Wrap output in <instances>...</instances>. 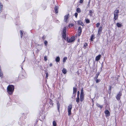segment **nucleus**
Returning <instances> with one entry per match:
<instances>
[{"label":"nucleus","mask_w":126,"mask_h":126,"mask_svg":"<svg viewBox=\"0 0 126 126\" xmlns=\"http://www.w3.org/2000/svg\"><path fill=\"white\" fill-rule=\"evenodd\" d=\"M14 89V86L13 85H9L7 87V92L10 95L12 94Z\"/></svg>","instance_id":"obj_1"},{"label":"nucleus","mask_w":126,"mask_h":126,"mask_svg":"<svg viewBox=\"0 0 126 126\" xmlns=\"http://www.w3.org/2000/svg\"><path fill=\"white\" fill-rule=\"evenodd\" d=\"M84 93L83 90V89L82 88V89L80 91L79 101H80L81 102L83 101L84 99Z\"/></svg>","instance_id":"obj_2"},{"label":"nucleus","mask_w":126,"mask_h":126,"mask_svg":"<svg viewBox=\"0 0 126 126\" xmlns=\"http://www.w3.org/2000/svg\"><path fill=\"white\" fill-rule=\"evenodd\" d=\"M119 13V11L118 10H115L114 12V19L115 20L117 19L118 17V15Z\"/></svg>","instance_id":"obj_3"},{"label":"nucleus","mask_w":126,"mask_h":126,"mask_svg":"<svg viewBox=\"0 0 126 126\" xmlns=\"http://www.w3.org/2000/svg\"><path fill=\"white\" fill-rule=\"evenodd\" d=\"M72 107L71 104H70L68 106V115L69 116L71 114V111Z\"/></svg>","instance_id":"obj_4"},{"label":"nucleus","mask_w":126,"mask_h":126,"mask_svg":"<svg viewBox=\"0 0 126 126\" xmlns=\"http://www.w3.org/2000/svg\"><path fill=\"white\" fill-rule=\"evenodd\" d=\"M75 40L74 37L72 36L70 38H67V41L68 43L73 42Z\"/></svg>","instance_id":"obj_5"},{"label":"nucleus","mask_w":126,"mask_h":126,"mask_svg":"<svg viewBox=\"0 0 126 126\" xmlns=\"http://www.w3.org/2000/svg\"><path fill=\"white\" fill-rule=\"evenodd\" d=\"M69 16V14H67V15L65 16L64 17V21L66 23L68 22V19Z\"/></svg>","instance_id":"obj_6"},{"label":"nucleus","mask_w":126,"mask_h":126,"mask_svg":"<svg viewBox=\"0 0 126 126\" xmlns=\"http://www.w3.org/2000/svg\"><path fill=\"white\" fill-rule=\"evenodd\" d=\"M79 91H78L77 93V97L76 99V102L77 103H78L79 101Z\"/></svg>","instance_id":"obj_7"},{"label":"nucleus","mask_w":126,"mask_h":126,"mask_svg":"<svg viewBox=\"0 0 126 126\" xmlns=\"http://www.w3.org/2000/svg\"><path fill=\"white\" fill-rule=\"evenodd\" d=\"M122 93L121 92H119L118 94H117L116 97V99L118 100L120 99V97L122 95Z\"/></svg>","instance_id":"obj_8"},{"label":"nucleus","mask_w":126,"mask_h":126,"mask_svg":"<svg viewBox=\"0 0 126 126\" xmlns=\"http://www.w3.org/2000/svg\"><path fill=\"white\" fill-rule=\"evenodd\" d=\"M102 27H100L98 29V33L97 34V35L98 36H99L101 33V32L102 31Z\"/></svg>","instance_id":"obj_9"},{"label":"nucleus","mask_w":126,"mask_h":126,"mask_svg":"<svg viewBox=\"0 0 126 126\" xmlns=\"http://www.w3.org/2000/svg\"><path fill=\"white\" fill-rule=\"evenodd\" d=\"M77 88L75 87H73V94L74 95V96L76 95V93L77 91Z\"/></svg>","instance_id":"obj_10"},{"label":"nucleus","mask_w":126,"mask_h":126,"mask_svg":"<svg viewBox=\"0 0 126 126\" xmlns=\"http://www.w3.org/2000/svg\"><path fill=\"white\" fill-rule=\"evenodd\" d=\"M101 57V55H99L96 56L95 58V60L97 61H98L100 59Z\"/></svg>","instance_id":"obj_11"},{"label":"nucleus","mask_w":126,"mask_h":126,"mask_svg":"<svg viewBox=\"0 0 126 126\" xmlns=\"http://www.w3.org/2000/svg\"><path fill=\"white\" fill-rule=\"evenodd\" d=\"M58 7L56 6H55V7L54 9L55 12L56 13H58Z\"/></svg>","instance_id":"obj_12"},{"label":"nucleus","mask_w":126,"mask_h":126,"mask_svg":"<svg viewBox=\"0 0 126 126\" xmlns=\"http://www.w3.org/2000/svg\"><path fill=\"white\" fill-rule=\"evenodd\" d=\"M79 24L81 26H83L84 25L83 23L81 21V20H79L78 22Z\"/></svg>","instance_id":"obj_13"},{"label":"nucleus","mask_w":126,"mask_h":126,"mask_svg":"<svg viewBox=\"0 0 126 126\" xmlns=\"http://www.w3.org/2000/svg\"><path fill=\"white\" fill-rule=\"evenodd\" d=\"M62 72L64 74H65L67 72V71L66 69L65 68H63L62 70Z\"/></svg>","instance_id":"obj_14"},{"label":"nucleus","mask_w":126,"mask_h":126,"mask_svg":"<svg viewBox=\"0 0 126 126\" xmlns=\"http://www.w3.org/2000/svg\"><path fill=\"white\" fill-rule=\"evenodd\" d=\"M94 34H93L91 36V41H93V39H94Z\"/></svg>","instance_id":"obj_15"},{"label":"nucleus","mask_w":126,"mask_h":126,"mask_svg":"<svg viewBox=\"0 0 126 126\" xmlns=\"http://www.w3.org/2000/svg\"><path fill=\"white\" fill-rule=\"evenodd\" d=\"M56 61L57 62H59L60 61V58L59 56L57 57L55 59Z\"/></svg>","instance_id":"obj_16"},{"label":"nucleus","mask_w":126,"mask_h":126,"mask_svg":"<svg viewBox=\"0 0 126 126\" xmlns=\"http://www.w3.org/2000/svg\"><path fill=\"white\" fill-rule=\"evenodd\" d=\"M105 113L106 114H107V116L109 115L110 113L109 111L108 110H106L105 111Z\"/></svg>","instance_id":"obj_17"},{"label":"nucleus","mask_w":126,"mask_h":126,"mask_svg":"<svg viewBox=\"0 0 126 126\" xmlns=\"http://www.w3.org/2000/svg\"><path fill=\"white\" fill-rule=\"evenodd\" d=\"M78 32L81 33L82 32V29L81 27H79L78 29Z\"/></svg>","instance_id":"obj_18"},{"label":"nucleus","mask_w":126,"mask_h":126,"mask_svg":"<svg viewBox=\"0 0 126 126\" xmlns=\"http://www.w3.org/2000/svg\"><path fill=\"white\" fill-rule=\"evenodd\" d=\"M62 36L63 37L64 39H65L66 37V34L65 33H62Z\"/></svg>","instance_id":"obj_19"},{"label":"nucleus","mask_w":126,"mask_h":126,"mask_svg":"<svg viewBox=\"0 0 126 126\" xmlns=\"http://www.w3.org/2000/svg\"><path fill=\"white\" fill-rule=\"evenodd\" d=\"M66 27H63V33H65L66 32Z\"/></svg>","instance_id":"obj_20"},{"label":"nucleus","mask_w":126,"mask_h":126,"mask_svg":"<svg viewBox=\"0 0 126 126\" xmlns=\"http://www.w3.org/2000/svg\"><path fill=\"white\" fill-rule=\"evenodd\" d=\"M93 13V11L91 10H90L89 11V15L91 16H92V13Z\"/></svg>","instance_id":"obj_21"},{"label":"nucleus","mask_w":126,"mask_h":126,"mask_svg":"<svg viewBox=\"0 0 126 126\" xmlns=\"http://www.w3.org/2000/svg\"><path fill=\"white\" fill-rule=\"evenodd\" d=\"M76 11L78 13H80L81 12V10L80 8H77L76 9Z\"/></svg>","instance_id":"obj_22"},{"label":"nucleus","mask_w":126,"mask_h":126,"mask_svg":"<svg viewBox=\"0 0 126 126\" xmlns=\"http://www.w3.org/2000/svg\"><path fill=\"white\" fill-rule=\"evenodd\" d=\"M52 124L53 126H56L57 123L55 121H54L53 122Z\"/></svg>","instance_id":"obj_23"},{"label":"nucleus","mask_w":126,"mask_h":126,"mask_svg":"<svg viewBox=\"0 0 126 126\" xmlns=\"http://www.w3.org/2000/svg\"><path fill=\"white\" fill-rule=\"evenodd\" d=\"M117 25L118 27H120L122 26V25L121 24L117 23Z\"/></svg>","instance_id":"obj_24"},{"label":"nucleus","mask_w":126,"mask_h":126,"mask_svg":"<svg viewBox=\"0 0 126 126\" xmlns=\"http://www.w3.org/2000/svg\"><path fill=\"white\" fill-rule=\"evenodd\" d=\"M97 106L100 108H101L103 107V106L102 105H100L98 104H96Z\"/></svg>","instance_id":"obj_25"},{"label":"nucleus","mask_w":126,"mask_h":126,"mask_svg":"<svg viewBox=\"0 0 126 126\" xmlns=\"http://www.w3.org/2000/svg\"><path fill=\"white\" fill-rule=\"evenodd\" d=\"M67 57H65L63 58V62H65L67 59Z\"/></svg>","instance_id":"obj_26"},{"label":"nucleus","mask_w":126,"mask_h":126,"mask_svg":"<svg viewBox=\"0 0 126 126\" xmlns=\"http://www.w3.org/2000/svg\"><path fill=\"white\" fill-rule=\"evenodd\" d=\"M85 21L87 23H89L90 22V20L88 19H85Z\"/></svg>","instance_id":"obj_27"},{"label":"nucleus","mask_w":126,"mask_h":126,"mask_svg":"<svg viewBox=\"0 0 126 126\" xmlns=\"http://www.w3.org/2000/svg\"><path fill=\"white\" fill-rule=\"evenodd\" d=\"M81 33L78 32L77 34H76L75 36L76 37L78 36H79L81 35Z\"/></svg>","instance_id":"obj_28"},{"label":"nucleus","mask_w":126,"mask_h":126,"mask_svg":"<svg viewBox=\"0 0 126 126\" xmlns=\"http://www.w3.org/2000/svg\"><path fill=\"white\" fill-rule=\"evenodd\" d=\"M20 34L21 36V37L22 38V36L23 33L21 30H20Z\"/></svg>","instance_id":"obj_29"},{"label":"nucleus","mask_w":126,"mask_h":126,"mask_svg":"<svg viewBox=\"0 0 126 126\" xmlns=\"http://www.w3.org/2000/svg\"><path fill=\"white\" fill-rule=\"evenodd\" d=\"M57 104L58 109V110L59 111V108L60 107V104L59 103H57Z\"/></svg>","instance_id":"obj_30"},{"label":"nucleus","mask_w":126,"mask_h":126,"mask_svg":"<svg viewBox=\"0 0 126 126\" xmlns=\"http://www.w3.org/2000/svg\"><path fill=\"white\" fill-rule=\"evenodd\" d=\"M44 44L45 45V46H47V42L46 40H45V41L44 42Z\"/></svg>","instance_id":"obj_31"},{"label":"nucleus","mask_w":126,"mask_h":126,"mask_svg":"<svg viewBox=\"0 0 126 126\" xmlns=\"http://www.w3.org/2000/svg\"><path fill=\"white\" fill-rule=\"evenodd\" d=\"M0 10L1 9H2V8H3V6L2 4L0 2Z\"/></svg>","instance_id":"obj_32"},{"label":"nucleus","mask_w":126,"mask_h":126,"mask_svg":"<svg viewBox=\"0 0 126 126\" xmlns=\"http://www.w3.org/2000/svg\"><path fill=\"white\" fill-rule=\"evenodd\" d=\"M100 23H98L96 24V27H98L100 25Z\"/></svg>","instance_id":"obj_33"},{"label":"nucleus","mask_w":126,"mask_h":126,"mask_svg":"<svg viewBox=\"0 0 126 126\" xmlns=\"http://www.w3.org/2000/svg\"><path fill=\"white\" fill-rule=\"evenodd\" d=\"M112 79L113 80H118V78H117L116 77H114Z\"/></svg>","instance_id":"obj_34"},{"label":"nucleus","mask_w":126,"mask_h":126,"mask_svg":"<svg viewBox=\"0 0 126 126\" xmlns=\"http://www.w3.org/2000/svg\"><path fill=\"white\" fill-rule=\"evenodd\" d=\"M100 79H96V83H98L100 82Z\"/></svg>","instance_id":"obj_35"},{"label":"nucleus","mask_w":126,"mask_h":126,"mask_svg":"<svg viewBox=\"0 0 126 126\" xmlns=\"http://www.w3.org/2000/svg\"><path fill=\"white\" fill-rule=\"evenodd\" d=\"M74 26V24H70L69 25V27H72Z\"/></svg>","instance_id":"obj_36"},{"label":"nucleus","mask_w":126,"mask_h":126,"mask_svg":"<svg viewBox=\"0 0 126 126\" xmlns=\"http://www.w3.org/2000/svg\"><path fill=\"white\" fill-rule=\"evenodd\" d=\"M78 15V13H75V16L76 18H77V17Z\"/></svg>","instance_id":"obj_37"},{"label":"nucleus","mask_w":126,"mask_h":126,"mask_svg":"<svg viewBox=\"0 0 126 126\" xmlns=\"http://www.w3.org/2000/svg\"><path fill=\"white\" fill-rule=\"evenodd\" d=\"M87 46V44L86 43H85L84 44V46L85 47H86Z\"/></svg>","instance_id":"obj_38"},{"label":"nucleus","mask_w":126,"mask_h":126,"mask_svg":"<svg viewBox=\"0 0 126 126\" xmlns=\"http://www.w3.org/2000/svg\"><path fill=\"white\" fill-rule=\"evenodd\" d=\"M99 75V74H97L96 75V77H95V78H96V79H97V78L98 77V76Z\"/></svg>","instance_id":"obj_39"},{"label":"nucleus","mask_w":126,"mask_h":126,"mask_svg":"<svg viewBox=\"0 0 126 126\" xmlns=\"http://www.w3.org/2000/svg\"><path fill=\"white\" fill-rule=\"evenodd\" d=\"M83 1V0H80L79 1V2L80 3H82Z\"/></svg>","instance_id":"obj_40"},{"label":"nucleus","mask_w":126,"mask_h":126,"mask_svg":"<svg viewBox=\"0 0 126 126\" xmlns=\"http://www.w3.org/2000/svg\"><path fill=\"white\" fill-rule=\"evenodd\" d=\"M90 1H91L90 0H89V2H88V6H89L90 5Z\"/></svg>","instance_id":"obj_41"},{"label":"nucleus","mask_w":126,"mask_h":126,"mask_svg":"<svg viewBox=\"0 0 126 126\" xmlns=\"http://www.w3.org/2000/svg\"><path fill=\"white\" fill-rule=\"evenodd\" d=\"M44 60L45 61H46L47 60V57L46 56H45L44 57Z\"/></svg>","instance_id":"obj_42"},{"label":"nucleus","mask_w":126,"mask_h":126,"mask_svg":"<svg viewBox=\"0 0 126 126\" xmlns=\"http://www.w3.org/2000/svg\"><path fill=\"white\" fill-rule=\"evenodd\" d=\"M48 76V74L47 73H46V77L47 78V77Z\"/></svg>","instance_id":"obj_43"},{"label":"nucleus","mask_w":126,"mask_h":126,"mask_svg":"<svg viewBox=\"0 0 126 126\" xmlns=\"http://www.w3.org/2000/svg\"><path fill=\"white\" fill-rule=\"evenodd\" d=\"M52 63H50L49 64V66L50 67H51V66H52Z\"/></svg>","instance_id":"obj_44"},{"label":"nucleus","mask_w":126,"mask_h":126,"mask_svg":"<svg viewBox=\"0 0 126 126\" xmlns=\"http://www.w3.org/2000/svg\"><path fill=\"white\" fill-rule=\"evenodd\" d=\"M45 38V36H43L42 37V38L44 40Z\"/></svg>","instance_id":"obj_45"},{"label":"nucleus","mask_w":126,"mask_h":126,"mask_svg":"<svg viewBox=\"0 0 126 126\" xmlns=\"http://www.w3.org/2000/svg\"><path fill=\"white\" fill-rule=\"evenodd\" d=\"M59 21H58V20L57 21V23H59Z\"/></svg>","instance_id":"obj_46"},{"label":"nucleus","mask_w":126,"mask_h":126,"mask_svg":"<svg viewBox=\"0 0 126 126\" xmlns=\"http://www.w3.org/2000/svg\"><path fill=\"white\" fill-rule=\"evenodd\" d=\"M21 68H22V69H23V68H22V67Z\"/></svg>","instance_id":"obj_47"}]
</instances>
